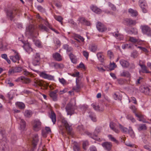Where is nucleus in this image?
Listing matches in <instances>:
<instances>
[{
	"instance_id": "f257e3e1",
	"label": "nucleus",
	"mask_w": 151,
	"mask_h": 151,
	"mask_svg": "<svg viewBox=\"0 0 151 151\" xmlns=\"http://www.w3.org/2000/svg\"><path fill=\"white\" fill-rule=\"evenodd\" d=\"M77 108L76 101H75V103L73 104L72 101H70L66 104L65 107V109L67 114L71 116L74 114L75 113V110L77 109Z\"/></svg>"
},
{
	"instance_id": "f03ea898",
	"label": "nucleus",
	"mask_w": 151,
	"mask_h": 151,
	"mask_svg": "<svg viewBox=\"0 0 151 151\" xmlns=\"http://www.w3.org/2000/svg\"><path fill=\"white\" fill-rule=\"evenodd\" d=\"M11 51V53L14 55L10 56V59L14 63L20 60V56L17 51L13 49Z\"/></svg>"
},
{
	"instance_id": "7ed1b4c3",
	"label": "nucleus",
	"mask_w": 151,
	"mask_h": 151,
	"mask_svg": "<svg viewBox=\"0 0 151 151\" xmlns=\"http://www.w3.org/2000/svg\"><path fill=\"white\" fill-rule=\"evenodd\" d=\"M18 10L16 9L9 10L6 12L7 18L11 21H12L15 15L17 14Z\"/></svg>"
},
{
	"instance_id": "20e7f679",
	"label": "nucleus",
	"mask_w": 151,
	"mask_h": 151,
	"mask_svg": "<svg viewBox=\"0 0 151 151\" xmlns=\"http://www.w3.org/2000/svg\"><path fill=\"white\" fill-rule=\"evenodd\" d=\"M142 33L148 36L151 37V28L147 25H143L141 26Z\"/></svg>"
},
{
	"instance_id": "39448f33",
	"label": "nucleus",
	"mask_w": 151,
	"mask_h": 151,
	"mask_svg": "<svg viewBox=\"0 0 151 151\" xmlns=\"http://www.w3.org/2000/svg\"><path fill=\"white\" fill-rule=\"evenodd\" d=\"M61 122L62 125L65 128L68 134H71L72 129L71 126L68 124L67 121L64 119H62Z\"/></svg>"
},
{
	"instance_id": "423d86ee",
	"label": "nucleus",
	"mask_w": 151,
	"mask_h": 151,
	"mask_svg": "<svg viewBox=\"0 0 151 151\" xmlns=\"http://www.w3.org/2000/svg\"><path fill=\"white\" fill-rule=\"evenodd\" d=\"M35 32V28L33 25H30L26 28L25 34L26 35L33 36Z\"/></svg>"
},
{
	"instance_id": "0eeeda50",
	"label": "nucleus",
	"mask_w": 151,
	"mask_h": 151,
	"mask_svg": "<svg viewBox=\"0 0 151 151\" xmlns=\"http://www.w3.org/2000/svg\"><path fill=\"white\" fill-rule=\"evenodd\" d=\"M123 23L127 26H132L135 25L137 22L136 20L131 18H127L124 19Z\"/></svg>"
},
{
	"instance_id": "6e6552de",
	"label": "nucleus",
	"mask_w": 151,
	"mask_h": 151,
	"mask_svg": "<svg viewBox=\"0 0 151 151\" xmlns=\"http://www.w3.org/2000/svg\"><path fill=\"white\" fill-rule=\"evenodd\" d=\"M40 58L39 53H37L34 56V58L32 60V64L35 65H39L40 63Z\"/></svg>"
},
{
	"instance_id": "1a4fd4ad",
	"label": "nucleus",
	"mask_w": 151,
	"mask_h": 151,
	"mask_svg": "<svg viewBox=\"0 0 151 151\" xmlns=\"http://www.w3.org/2000/svg\"><path fill=\"white\" fill-rule=\"evenodd\" d=\"M93 108L96 110L98 111H102L104 109V105L101 104H97L94 103L91 105Z\"/></svg>"
},
{
	"instance_id": "9d476101",
	"label": "nucleus",
	"mask_w": 151,
	"mask_h": 151,
	"mask_svg": "<svg viewBox=\"0 0 151 151\" xmlns=\"http://www.w3.org/2000/svg\"><path fill=\"white\" fill-rule=\"evenodd\" d=\"M22 69L21 67H13L9 69L8 73L9 74L16 73H19L22 70Z\"/></svg>"
},
{
	"instance_id": "9b49d317",
	"label": "nucleus",
	"mask_w": 151,
	"mask_h": 151,
	"mask_svg": "<svg viewBox=\"0 0 151 151\" xmlns=\"http://www.w3.org/2000/svg\"><path fill=\"white\" fill-rule=\"evenodd\" d=\"M139 3L143 12L144 13H146L147 11V6L145 1L143 0H139Z\"/></svg>"
},
{
	"instance_id": "f8f14e48",
	"label": "nucleus",
	"mask_w": 151,
	"mask_h": 151,
	"mask_svg": "<svg viewBox=\"0 0 151 151\" xmlns=\"http://www.w3.org/2000/svg\"><path fill=\"white\" fill-rule=\"evenodd\" d=\"M41 127V122L39 120H35L33 125V129L35 131L40 130Z\"/></svg>"
},
{
	"instance_id": "ddd939ff",
	"label": "nucleus",
	"mask_w": 151,
	"mask_h": 151,
	"mask_svg": "<svg viewBox=\"0 0 151 151\" xmlns=\"http://www.w3.org/2000/svg\"><path fill=\"white\" fill-rule=\"evenodd\" d=\"M76 86H74L73 88V90L76 92H79L81 89V86L82 85V83L80 82L78 79V78H76Z\"/></svg>"
},
{
	"instance_id": "4468645a",
	"label": "nucleus",
	"mask_w": 151,
	"mask_h": 151,
	"mask_svg": "<svg viewBox=\"0 0 151 151\" xmlns=\"http://www.w3.org/2000/svg\"><path fill=\"white\" fill-rule=\"evenodd\" d=\"M102 145L104 148L108 151H110L112 147V144L111 142H105L102 144Z\"/></svg>"
},
{
	"instance_id": "2eb2a0df",
	"label": "nucleus",
	"mask_w": 151,
	"mask_h": 151,
	"mask_svg": "<svg viewBox=\"0 0 151 151\" xmlns=\"http://www.w3.org/2000/svg\"><path fill=\"white\" fill-rule=\"evenodd\" d=\"M58 90H55L54 91H51L49 93V96L52 100L54 101H56L58 100Z\"/></svg>"
},
{
	"instance_id": "dca6fc26",
	"label": "nucleus",
	"mask_w": 151,
	"mask_h": 151,
	"mask_svg": "<svg viewBox=\"0 0 151 151\" xmlns=\"http://www.w3.org/2000/svg\"><path fill=\"white\" fill-rule=\"evenodd\" d=\"M96 26L97 29L99 32H103L106 30V28L104 24L100 22H98Z\"/></svg>"
},
{
	"instance_id": "f3484780",
	"label": "nucleus",
	"mask_w": 151,
	"mask_h": 151,
	"mask_svg": "<svg viewBox=\"0 0 151 151\" xmlns=\"http://www.w3.org/2000/svg\"><path fill=\"white\" fill-rule=\"evenodd\" d=\"M39 141V139L38 135L35 134L32 137V145L34 148L36 147Z\"/></svg>"
},
{
	"instance_id": "a211bd4d",
	"label": "nucleus",
	"mask_w": 151,
	"mask_h": 151,
	"mask_svg": "<svg viewBox=\"0 0 151 151\" xmlns=\"http://www.w3.org/2000/svg\"><path fill=\"white\" fill-rule=\"evenodd\" d=\"M120 63L122 66L124 68H127L128 67L129 63L127 61L122 59L120 60Z\"/></svg>"
},
{
	"instance_id": "6ab92c4d",
	"label": "nucleus",
	"mask_w": 151,
	"mask_h": 151,
	"mask_svg": "<svg viewBox=\"0 0 151 151\" xmlns=\"http://www.w3.org/2000/svg\"><path fill=\"white\" fill-rule=\"evenodd\" d=\"M52 57L55 60L58 61H60L62 60L61 55L57 52L53 53Z\"/></svg>"
},
{
	"instance_id": "aec40b11",
	"label": "nucleus",
	"mask_w": 151,
	"mask_h": 151,
	"mask_svg": "<svg viewBox=\"0 0 151 151\" xmlns=\"http://www.w3.org/2000/svg\"><path fill=\"white\" fill-rule=\"evenodd\" d=\"M139 65L140 66L142 69V72L143 73H150L151 72L149 71L147 69L146 66L145 64H139Z\"/></svg>"
},
{
	"instance_id": "412c9836",
	"label": "nucleus",
	"mask_w": 151,
	"mask_h": 151,
	"mask_svg": "<svg viewBox=\"0 0 151 151\" xmlns=\"http://www.w3.org/2000/svg\"><path fill=\"white\" fill-rule=\"evenodd\" d=\"M113 35L117 39L120 40H122L124 38V37L123 35L119 33L118 31H117V32L113 33Z\"/></svg>"
},
{
	"instance_id": "4be33fe9",
	"label": "nucleus",
	"mask_w": 151,
	"mask_h": 151,
	"mask_svg": "<svg viewBox=\"0 0 151 151\" xmlns=\"http://www.w3.org/2000/svg\"><path fill=\"white\" fill-rule=\"evenodd\" d=\"M109 126L111 129L114 131L116 133H118L119 130L116 128V124L113 122H111L109 124Z\"/></svg>"
},
{
	"instance_id": "5701e85b",
	"label": "nucleus",
	"mask_w": 151,
	"mask_h": 151,
	"mask_svg": "<svg viewBox=\"0 0 151 151\" xmlns=\"http://www.w3.org/2000/svg\"><path fill=\"white\" fill-rule=\"evenodd\" d=\"M91 9L94 12L97 14H100L101 12L100 9L97 7L96 6L92 5L90 7Z\"/></svg>"
},
{
	"instance_id": "b1692460",
	"label": "nucleus",
	"mask_w": 151,
	"mask_h": 151,
	"mask_svg": "<svg viewBox=\"0 0 151 151\" xmlns=\"http://www.w3.org/2000/svg\"><path fill=\"white\" fill-rule=\"evenodd\" d=\"M45 22L44 24L47 27L57 33H59L58 32L57 30L52 27V26L49 23L47 20H45Z\"/></svg>"
},
{
	"instance_id": "393cba45",
	"label": "nucleus",
	"mask_w": 151,
	"mask_h": 151,
	"mask_svg": "<svg viewBox=\"0 0 151 151\" xmlns=\"http://www.w3.org/2000/svg\"><path fill=\"white\" fill-rule=\"evenodd\" d=\"M45 22L44 24L47 27L57 33H59L58 32L57 30L52 27V26L49 23L47 20H45Z\"/></svg>"
},
{
	"instance_id": "a878e982",
	"label": "nucleus",
	"mask_w": 151,
	"mask_h": 151,
	"mask_svg": "<svg viewBox=\"0 0 151 151\" xmlns=\"http://www.w3.org/2000/svg\"><path fill=\"white\" fill-rule=\"evenodd\" d=\"M120 76L122 77H125L127 78H130L131 75L130 73L127 71H123L121 73Z\"/></svg>"
},
{
	"instance_id": "bb28decb",
	"label": "nucleus",
	"mask_w": 151,
	"mask_h": 151,
	"mask_svg": "<svg viewBox=\"0 0 151 151\" xmlns=\"http://www.w3.org/2000/svg\"><path fill=\"white\" fill-rule=\"evenodd\" d=\"M39 28L40 30L42 31H45L46 32H48L49 31V29L42 24H40L39 25Z\"/></svg>"
},
{
	"instance_id": "cd10ccee",
	"label": "nucleus",
	"mask_w": 151,
	"mask_h": 151,
	"mask_svg": "<svg viewBox=\"0 0 151 151\" xmlns=\"http://www.w3.org/2000/svg\"><path fill=\"white\" fill-rule=\"evenodd\" d=\"M53 42L55 47V49H56L59 47L60 45V42L59 40L56 38H53Z\"/></svg>"
},
{
	"instance_id": "c85d7f7f",
	"label": "nucleus",
	"mask_w": 151,
	"mask_h": 151,
	"mask_svg": "<svg viewBox=\"0 0 151 151\" xmlns=\"http://www.w3.org/2000/svg\"><path fill=\"white\" fill-rule=\"evenodd\" d=\"M129 40L132 43H137L138 44H139L140 42L142 41L141 40H139V39H136L135 37H129Z\"/></svg>"
},
{
	"instance_id": "c756f323",
	"label": "nucleus",
	"mask_w": 151,
	"mask_h": 151,
	"mask_svg": "<svg viewBox=\"0 0 151 151\" xmlns=\"http://www.w3.org/2000/svg\"><path fill=\"white\" fill-rule=\"evenodd\" d=\"M33 114L32 111L30 110H26L24 113V115L26 117L29 118Z\"/></svg>"
},
{
	"instance_id": "7c9ffc66",
	"label": "nucleus",
	"mask_w": 151,
	"mask_h": 151,
	"mask_svg": "<svg viewBox=\"0 0 151 151\" xmlns=\"http://www.w3.org/2000/svg\"><path fill=\"white\" fill-rule=\"evenodd\" d=\"M20 123V126L21 129L23 130L26 126V123L24 120L23 119H20L18 120Z\"/></svg>"
},
{
	"instance_id": "2f4dec72",
	"label": "nucleus",
	"mask_w": 151,
	"mask_h": 151,
	"mask_svg": "<svg viewBox=\"0 0 151 151\" xmlns=\"http://www.w3.org/2000/svg\"><path fill=\"white\" fill-rule=\"evenodd\" d=\"M74 39L79 42H80L81 41L83 42L84 41V39L83 37L78 35H75Z\"/></svg>"
},
{
	"instance_id": "473e14b6",
	"label": "nucleus",
	"mask_w": 151,
	"mask_h": 151,
	"mask_svg": "<svg viewBox=\"0 0 151 151\" xmlns=\"http://www.w3.org/2000/svg\"><path fill=\"white\" fill-rule=\"evenodd\" d=\"M138 130L139 131L146 130L147 129V126L145 124H140L138 125Z\"/></svg>"
},
{
	"instance_id": "72a5a7b5",
	"label": "nucleus",
	"mask_w": 151,
	"mask_h": 151,
	"mask_svg": "<svg viewBox=\"0 0 151 151\" xmlns=\"http://www.w3.org/2000/svg\"><path fill=\"white\" fill-rule=\"evenodd\" d=\"M128 12L132 17H136L138 14L136 10H134L132 9H129Z\"/></svg>"
},
{
	"instance_id": "f704fd0d",
	"label": "nucleus",
	"mask_w": 151,
	"mask_h": 151,
	"mask_svg": "<svg viewBox=\"0 0 151 151\" xmlns=\"http://www.w3.org/2000/svg\"><path fill=\"white\" fill-rule=\"evenodd\" d=\"M50 117L52 119L53 124H54L56 122V117L55 114L53 112H51V114L50 115Z\"/></svg>"
},
{
	"instance_id": "c9c22d12",
	"label": "nucleus",
	"mask_w": 151,
	"mask_h": 151,
	"mask_svg": "<svg viewBox=\"0 0 151 151\" xmlns=\"http://www.w3.org/2000/svg\"><path fill=\"white\" fill-rule=\"evenodd\" d=\"M97 46L94 44L90 45L89 47V49L93 52H96L97 50Z\"/></svg>"
},
{
	"instance_id": "e433bc0d",
	"label": "nucleus",
	"mask_w": 151,
	"mask_h": 151,
	"mask_svg": "<svg viewBox=\"0 0 151 151\" xmlns=\"http://www.w3.org/2000/svg\"><path fill=\"white\" fill-rule=\"evenodd\" d=\"M16 105L19 109H23L25 107V104L23 103L20 102H17L16 103Z\"/></svg>"
},
{
	"instance_id": "4c0bfd02",
	"label": "nucleus",
	"mask_w": 151,
	"mask_h": 151,
	"mask_svg": "<svg viewBox=\"0 0 151 151\" xmlns=\"http://www.w3.org/2000/svg\"><path fill=\"white\" fill-rule=\"evenodd\" d=\"M101 129V128L100 127H97L96 128L95 130L93 132V134L95 137L96 138H97V135L100 132Z\"/></svg>"
},
{
	"instance_id": "58836bf2",
	"label": "nucleus",
	"mask_w": 151,
	"mask_h": 151,
	"mask_svg": "<svg viewBox=\"0 0 151 151\" xmlns=\"http://www.w3.org/2000/svg\"><path fill=\"white\" fill-rule=\"evenodd\" d=\"M69 56L71 59L72 62L74 63H76L77 61V60L75 56L72 53H70L69 55Z\"/></svg>"
},
{
	"instance_id": "ea45409f",
	"label": "nucleus",
	"mask_w": 151,
	"mask_h": 151,
	"mask_svg": "<svg viewBox=\"0 0 151 151\" xmlns=\"http://www.w3.org/2000/svg\"><path fill=\"white\" fill-rule=\"evenodd\" d=\"M97 56L99 60L101 62L104 60V56L101 52H99L97 54Z\"/></svg>"
},
{
	"instance_id": "a19ab883",
	"label": "nucleus",
	"mask_w": 151,
	"mask_h": 151,
	"mask_svg": "<svg viewBox=\"0 0 151 151\" xmlns=\"http://www.w3.org/2000/svg\"><path fill=\"white\" fill-rule=\"evenodd\" d=\"M144 92L147 95L151 94V87L149 88L147 87H144Z\"/></svg>"
},
{
	"instance_id": "79ce46f5",
	"label": "nucleus",
	"mask_w": 151,
	"mask_h": 151,
	"mask_svg": "<svg viewBox=\"0 0 151 151\" xmlns=\"http://www.w3.org/2000/svg\"><path fill=\"white\" fill-rule=\"evenodd\" d=\"M119 127L120 129L123 132L125 133L128 132L129 129H128L127 128L124 127L121 124H119Z\"/></svg>"
},
{
	"instance_id": "37998d69",
	"label": "nucleus",
	"mask_w": 151,
	"mask_h": 151,
	"mask_svg": "<svg viewBox=\"0 0 151 151\" xmlns=\"http://www.w3.org/2000/svg\"><path fill=\"white\" fill-rule=\"evenodd\" d=\"M135 116L139 119V120L140 121H143L144 118L143 116L140 113H136L135 114Z\"/></svg>"
},
{
	"instance_id": "c03bdc74",
	"label": "nucleus",
	"mask_w": 151,
	"mask_h": 151,
	"mask_svg": "<svg viewBox=\"0 0 151 151\" xmlns=\"http://www.w3.org/2000/svg\"><path fill=\"white\" fill-rule=\"evenodd\" d=\"M63 48L66 50L68 52H71L72 50L73 49L71 47L67 44H65L63 45Z\"/></svg>"
},
{
	"instance_id": "a18cd8bd",
	"label": "nucleus",
	"mask_w": 151,
	"mask_h": 151,
	"mask_svg": "<svg viewBox=\"0 0 151 151\" xmlns=\"http://www.w3.org/2000/svg\"><path fill=\"white\" fill-rule=\"evenodd\" d=\"M7 45H4L2 41L0 42V50L1 51L5 50L6 49Z\"/></svg>"
},
{
	"instance_id": "49530a36",
	"label": "nucleus",
	"mask_w": 151,
	"mask_h": 151,
	"mask_svg": "<svg viewBox=\"0 0 151 151\" xmlns=\"http://www.w3.org/2000/svg\"><path fill=\"white\" fill-rule=\"evenodd\" d=\"M34 82L35 83L34 85L35 86H37L38 85L41 86L43 85V84L41 81L40 80L38 79L35 80L34 81Z\"/></svg>"
},
{
	"instance_id": "de8ad7c7",
	"label": "nucleus",
	"mask_w": 151,
	"mask_h": 151,
	"mask_svg": "<svg viewBox=\"0 0 151 151\" xmlns=\"http://www.w3.org/2000/svg\"><path fill=\"white\" fill-rule=\"evenodd\" d=\"M89 116L93 121L95 122L96 121V116L94 113H91L89 115Z\"/></svg>"
},
{
	"instance_id": "09e8293b",
	"label": "nucleus",
	"mask_w": 151,
	"mask_h": 151,
	"mask_svg": "<svg viewBox=\"0 0 151 151\" xmlns=\"http://www.w3.org/2000/svg\"><path fill=\"white\" fill-rule=\"evenodd\" d=\"M54 66L56 68H63L64 67V65L63 64L57 63H54Z\"/></svg>"
},
{
	"instance_id": "8fccbe9b",
	"label": "nucleus",
	"mask_w": 151,
	"mask_h": 151,
	"mask_svg": "<svg viewBox=\"0 0 151 151\" xmlns=\"http://www.w3.org/2000/svg\"><path fill=\"white\" fill-rule=\"evenodd\" d=\"M54 18L56 20L61 22L62 24L63 18L61 16L55 15L54 16Z\"/></svg>"
},
{
	"instance_id": "3c124183",
	"label": "nucleus",
	"mask_w": 151,
	"mask_h": 151,
	"mask_svg": "<svg viewBox=\"0 0 151 151\" xmlns=\"http://www.w3.org/2000/svg\"><path fill=\"white\" fill-rule=\"evenodd\" d=\"M128 132L132 137L134 138V137L135 135L134 132L131 128L129 127Z\"/></svg>"
},
{
	"instance_id": "603ef678",
	"label": "nucleus",
	"mask_w": 151,
	"mask_h": 151,
	"mask_svg": "<svg viewBox=\"0 0 151 151\" xmlns=\"http://www.w3.org/2000/svg\"><path fill=\"white\" fill-rule=\"evenodd\" d=\"M130 33L134 34L135 35H137L138 33L137 29L134 28H132L130 31Z\"/></svg>"
},
{
	"instance_id": "864d4df0",
	"label": "nucleus",
	"mask_w": 151,
	"mask_h": 151,
	"mask_svg": "<svg viewBox=\"0 0 151 151\" xmlns=\"http://www.w3.org/2000/svg\"><path fill=\"white\" fill-rule=\"evenodd\" d=\"M107 55L110 59L113 58L114 57L113 52L110 50L107 51Z\"/></svg>"
},
{
	"instance_id": "5fc2aeb1",
	"label": "nucleus",
	"mask_w": 151,
	"mask_h": 151,
	"mask_svg": "<svg viewBox=\"0 0 151 151\" xmlns=\"http://www.w3.org/2000/svg\"><path fill=\"white\" fill-rule=\"evenodd\" d=\"M138 55V53L137 51H134L131 54V56L134 58H136Z\"/></svg>"
},
{
	"instance_id": "6e6d98bb",
	"label": "nucleus",
	"mask_w": 151,
	"mask_h": 151,
	"mask_svg": "<svg viewBox=\"0 0 151 151\" xmlns=\"http://www.w3.org/2000/svg\"><path fill=\"white\" fill-rule=\"evenodd\" d=\"M88 142L87 141H83L82 145H83V149L84 150H86V147L88 145Z\"/></svg>"
},
{
	"instance_id": "4d7b16f0",
	"label": "nucleus",
	"mask_w": 151,
	"mask_h": 151,
	"mask_svg": "<svg viewBox=\"0 0 151 151\" xmlns=\"http://www.w3.org/2000/svg\"><path fill=\"white\" fill-rule=\"evenodd\" d=\"M73 148L74 151H81L80 146L77 145H74Z\"/></svg>"
},
{
	"instance_id": "13d9d810",
	"label": "nucleus",
	"mask_w": 151,
	"mask_h": 151,
	"mask_svg": "<svg viewBox=\"0 0 151 151\" xmlns=\"http://www.w3.org/2000/svg\"><path fill=\"white\" fill-rule=\"evenodd\" d=\"M23 73L24 75L27 76H32V74H31V73L27 71L26 70H24Z\"/></svg>"
},
{
	"instance_id": "bf43d9fd",
	"label": "nucleus",
	"mask_w": 151,
	"mask_h": 151,
	"mask_svg": "<svg viewBox=\"0 0 151 151\" xmlns=\"http://www.w3.org/2000/svg\"><path fill=\"white\" fill-rule=\"evenodd\" d=\"M35 44L36 46L39 47H42V42L39 40H36L35 42Z\"/></svg>"
},
{
	"instance_id": "052dcab7",
	"label": "nucleus",
	"mask_w": 151,
	"mask_h": 151,
	"mask_svg": "<svg viewBox=\"0 0 151 151\" xmlns=\"http://www.w3.org/2000/svg\"><path fill=\"white\" fill-rule=\"evenodd\" d=\"M127 118L130 120L132 122H135V119L131 115L129 114L127 116Z\"/></svg>"
},
{
	"instance_id": "680f3d73",
	"label": "nucleus",
	"mask_w": 151,
	"mask_h": 151,
	"mask_svg": "<svg viewBox=\"0 0 151 151\" xmlns=\"http://www.w3.org/2000/svg\"><path fill=\"white\" fill-rule=\"evenodd\" d=\"M108 137L110 140L113 141L116 143H117L118 142V141L116 139L113 137L111 135H109L108 136Z\"/></svg>"
},
{
	"instance_id": "e2e57ef3",
	"label": "nucleus",
	"mask_w": 151,
	"mask_h": 151,
	"mask_svg": "<svg viewBox=\"0 0 151 151\" xmlns=\"http://www.w3.org/2000/svg\"><path fill=\"white\" fill-rule=\"evenodd\" d=\"M131 47V46L130 45H129L128 44L126 43L123 45L122 46V48L124 49L127 48H130Z\"/></svg>"
},
{
	"instance_id": "0e129e2a",
	"label": "nucleus",
	"mask_w": 151,
	"mask_h": 151,
	"mask_svg": "<svg viewBox=\"0 0 151 151\" xmlns=\"http://www.w3.org/2000/svg\"><path fill=\"white\" fill-rule=\"evenodd\" d=\"M86 134L87 135L91 137V138H92L93 139H94L95 140H98V138H96L95 137V136L94 135L93 133V134H92L91 133L89 132H87L86 133Z\"/></svg>"
},
{
	"instance_id": "69168bd1",
	"label": "nucleus",
	"mask_w": 151,
	"mask_h": 151,
	"mask_svg": "<svg viewBox=\"0 0 151 151\" xmlns=\"http://www.w3.org/2000/svg\"><path fill=\"white\" fill-rule=\"evenodd\" d=\"M86 20V19L84 17H81L78 19V20L79 22V23H81L83 25L85 22Z\"/></svg>"
},
{
	"instance_id": "338daca9",
	"label": "nucleus",
	"mask_w": 151,
	"mask_h": 151,
	"mask_svg": "<svg viewBox=\"0 0 151 151\" xmlns=\"http://www.w3.org/2000/svg\"><path fill=\"white\" fill-rule=\"evenodd\" d=\"M59 81L62 84L64 85L66 84V81L63 78H59Z\"/></svg>"
},
{
	"instance_id": "774afa93",
	"label": "nucleus",
	"mask_w": 151,
	"mask_h": 151,
	"mask_svg": "<svg viewBox=\"0 0 151 151\" xmlns=\"http://www.w3.org/2000/svg\"><path fill=\"white\" fill-rule=\"evenodd\" d=\"M130 108L132 110L133 112L135 114L136 113V111L137 109L136 107L134 105H132L130 106Z\"/></svg>"
}]
</instances>
